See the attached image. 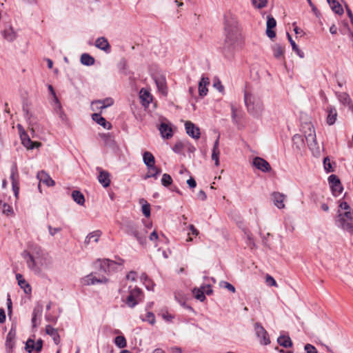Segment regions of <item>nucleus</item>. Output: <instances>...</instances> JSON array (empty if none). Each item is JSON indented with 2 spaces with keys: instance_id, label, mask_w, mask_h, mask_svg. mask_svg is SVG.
I'll use <instances>...</instances> for the list:
<instances>
[{
  "instance_id": "obj_1",
  "label": "nucleus",
  "mask_w": 353,
  "mask_h": 353,
  "mask_svg": "<svg viewBox=\"0 0 353 353\" xmlns=\"http://www.w3.org/2000/svg\"><path fill=\"white\" fill-rule=\"evenodd\" d=\"M225 40L223 46L224 56L230 58L234 51L240 46L241 35L237 19L229 13L224 17Z\"/></svg>"
},
{
  "instance_id": "obj_56",
  "label": "nucleus",
  "mask_w": 353,
  "mask_h": 353,
  "mask_svg": "<svg viewBox=\"0 0 353 353\" xmlns=\"http://www.w3.org/2000/svg\"><path fill=\"white\" fill-rule=\"evenodd\" d=\"M306 353H318L316 348L312 344L307 343L304 346Z\"/></svg>"
},
{
  "instance_id": "obj_23",
  "label": "nucleus",
  "mask_w": 353,
  "mask_h": 353,
  "mask_svg": "<svg viewBox=\"0 0 353 353\" xmlns=\"http://www.w3.org/2000/svg\"><path fill=\"white\" fill-rule=\"evenodd\" d=\"M101 234L102 232L99 230L90 232L85 239L84 244L88 245L91 243L92 240L93 241L97 243Z\"/></svg>"
},
{
  "instance_id": "obj_21",
  "label": "nucleus",
  "mask_w": 353,
  "mask_h": 353,
  "mask_svg": "<svg viewBox=\"0 0 353 353\" xmlns=\"http://www.w3.org/2000/svg\"><path fill=\"white\" fill-rule=\"evenodd\" d=\"M97 169L99 170V174L98 176L99 182L105 188L109 186L110 183V174L99 168Z\"/></svg>"
},
{
  "instance_id": "obj_34",
  "label": "nucleus",
  "mask_w": 353,
  "mask_h": 353,
  "mask_svg": "<svg viewBox=\"0 0 353 353\" xmlns=\"http://www.w3.org/2000/svg\"><path fill=\"white\" fill-rule=\"evenodd\" d=\"M241 229L244 234V238L245 239L246 245L250 248H254L255 246V243L252 233L248 229L245 228H242Z\"/></svg>"
},
{
  "instance_id": "obj_2",
  "label": "nucleus",
  "mask_w": 353,
  "mask_h": 353,
  "mask_svg": "<svg viewBox=\"0 0 353 353\" xmlns=\"http://www.w3.org/2000/svg\"><path fill=\"white\" fill-rule=\"evenodd\" d=\"M21 256L27 267L36 274H41L43 269H48L51 265L48 255L38 245H32L28 250L23 251Z\"/></svg>"
},
{
  "instance_id": "obj_10",
  "label": "nucleus",
  "mask_w": 353,
  "mask_h": 353,
  "mask_svg": "<svg viewBox=\"0 0 353 353\" xmlns=\"http://www.w3.org/2000/svg\"><path fill=\"white\" fill-rule=\"evenodd\" d=\"M254 330L257 338L260 340V343L264 345H269L270 340L267 331L260 323L254 324Z\"/></svg>"
},
{
  "instance_id": "obj_33",
  "label": "nucleus",
  "mask_w": 353,
  "mask_h": 353,
  "mask_svg": "<svg viewBox=\"0 0 353 353\" xmlns=\"http://www.w3.org/2000/svg\"><path fill=\"white\" fill-rule=\"evenodd\" d=\"M155 83L158 88V90L163 94H167V86L165 79L164 77H160L155 78Z\"/></svg>"
},
{
  "instance_id": "obj_24",
  "label": "nucleus",
  "mask_w": 353,
  "mask_h": 353,
  "mask_svg": "<svg viewBox=\"0 0 353 353\" xmlns=\"http://www.w3.org/2000/svg\"><path fill=\"white\" fill-rule=\"evenodd\" d=\"M0 210L7 216H12L14 214L12 207L5 200H0Z\"/></svg>"
},
{
  "instance_id": "obj_12",
  "label": "nucleus",
  "mask_w": 353,
  "mask_h": 353,
  "mask_svg": "<svg viewBox=\"0 0 353 353\" xmlns=\"http://www.w3.org/2000/svg\"><path fill=\"white\" fill-rule=\"evenodd\" d=\"M20 138L23 146L29 150L38 148L41 145V143L32 141L28 134L24 131L20 134Z\"/></svg>"
},
{
  "instance_id": "obj_51",
  "label": "nucleus",
  "mask_w": 353,
  "mask_h": 353,
  "mask_svg": "<svg viewBox=\"0 0 353 353\" xmlns=\"http://www.w3.org/2000/svg\"><path fill=\"white\" fill-rule=\"evenodd\" d=\"M106 145L113 147L114 145V141L110 134H104L102 136Z\"/></svg>"
},
{
  "instance_id": "obj_38",
  "label": "nucleus",
  "mask_w": 353,
  "mask_h": 353,
  "mask_svg": "<svg viewBox=\"0 0 353 353\" xmlns=\"http://www.w3.org/2000/svg\"><path fill=\"white\" fill-rule=\"evenodd\" d=\"M274 57L278 59L283 57L285 49L280 44L276 43L272 47Z\"/></svg>"
},
{
  "instance_id": "obj_62",
  "label": "nucleus",
  "mask_w": 353,
  "mask_h": 353,
  "mask_svg": "<svg viewBox=\"0 0 353 353\" xmlns=\"http://www.w3.org/2000/svg\"><path fill=\"white\" fill-rule=\"evenodd\" d=\"M266 283L270 286H275V285H276V281L274 280V279L272 276H271L270 275H267Z\"/></svg>"
},
{
  "instance_id": "obj_3",
  "label": "nucleus",
  "mask_w": 353,
  "mask_h": 353,
  "mask_svg": "<svg viewBox=\"0 0 353 353\" xmlns=\"http://www.w3.org/2000/svg\"><path fill=\"white\" fill-rule=\"evenodd\" d=\"M339 208L335 217L336 226L353 235V216L349 204L342 201L339 203Z\"/></svg>"
},
{
  "instance_id": "obj_53",
  "label": "nucleus",
  "mask_w": 353,
  "mask_h": 353,
  "mask_svg": "<svg viewBox=\"0 0 353 353\" xmlns=\"http://www.w3.org/2000/svg\"><path fill=\"white\" fill-rule=\"evenodd\" d=\"M219 150H212V159L214 161L215 165L218 166L219 165Z\"/></svg>"
},
{
  "instance_id": "obj_61",
  "label": "nucleus",
  "mask_w": 353,
  "mask_h": 353,
  "mask_svg": "<svg viewBox=\"0 0 353 353\" xmlns=\"http://www.w3.org/2000/svg\"><path fill=\"white\" fill-rule=\"evenodd\" d=\"M48 228L51 236H54L61 230V228H52L51 225H48Z\"/></svg>"
},
{
  "instance_id": "obj_28",
  "label": "nucleus",
  "mask_w": 353,
  "mask_h": 353,
  "mask_svg": "<svg viewBox=\"0 0 353 353\" xmlns=\"http://www.w3.org/2000/svg\"><path fill=\"white\" fill-rule=\"evenodd\" d=\"M3 38L9 42H12L17 38V32L14 30L12 26L6 28L3 32Z\"/></svg>"
},
{
  "instance_id": "obj_22",
  "label": "nucleus",
  "mask_w": 353,
  "mask_h": 353,
  "mask_svg": "<svg viewBox=\"0 0 353 353\" xmlns=\"http://www.w3.org/2000/svg\"><path fill=\"white\" fill-rule=\"evenodd\" d=\"M210 83L209 79L205 77H202L199 83V96L203 97L207 95L208 90L207 85Z\"/></svg>"
},
{
  "instance_id": "obj_55",
  "label": "nucleus",
  "mask_w": 353,
  "mask_h": 353,
  "mask_svg": "<svg viewBox=\"0 0 353 353\" xmlns=\"http://www.w3.org/2000/svg\"><path fill=\"white\" fill-rule=\"evenodd\" d=\"M185 144L181 141H178L175 143L173 147V151L176 153H180L184 148Z\"/></svg>"
},
{
  "instance_id": "obj_32",
  "label": "nucleus",
  "mask_w": 353,
  "mask_h": 353,
  "mask_svg": "<svg viewBox=\"0 0 353 353\" xmlns=\"http://www.w3.org/2000/svg\"><path fill=\"white\" fill-rule=\"evenodd\" d=\"M338 99L342 104L348 106L353 110V105L348 94L345 92L339 93L338 94Z\"/></svg>"
},
{
  "instance_id": "obj_11",
  "label": "nucleus",
  "mask_w": 353,
  "mask_h": 353,
  "mask_svg": "<svg viewBox=\"0 0 353 353\" xmlns=\"http://www.w3.org/2000/svg\"><path fill=\"white\" fill-rule=\"evenodd\" d=\"M252 164L258 170L263 172H268L272 169L270 163L266 160L259 157L254 158Z\"/></svg>"
},
{
  "instance_id": "obj_31",
  "label": "nucleus",
  "mask_w": 353,
  "mask_h": 353,
  "mask_svg": "<svg viewBox=\"0 0 353 353\" xmlns=\"http://www.w3.org/2000/svg\"><path fill=\"white\" fill-rule=\"evenodd\" d=\"M16 336L15 330L11 328L6 336V347L11 350L14 345V338Z\"/></svg>"
},
{
  "instance_id": "obj_49",
  "label": "nucleus",
  "mask_w": 353,
  "mask_h": 353,
  "mask_svg": "<svg viewBox=\"0 0 353 353\" xmlns=\"http://www.w3.org/2000/svg\"><path fill=\"white\" fill-rule=\"evenodd\" d=\"M172 183V179L168 174H163L161 179V183L164 186H168Z\"/></svg>"
},
{
  "instance_id": "obj_17",
  "label": "nucleus",
  "mask_w": 353,
  "mask_h": 353,
  "mask_svg": "<svg viewBox=\"0 0 353 353\" xmlns=\"http://www.w3.org/2000/svg\"><path fill=\"white\" fill-rule=\"evenodd\" d=\"M95 46L105 52L106 53H109L110 52V45L108 39L103 37L98 38L95 41Z\"/></svg>"
},
{
  "instance_id": "obj_41",
  "label": "nucleus",
  "mask_w": 353,
  "mask_h": 353,
  "mask_svg": "<svg viewBox=\"0 0 353 353\" xmlns=\"http://www.w3.org/2000/svg\"><path fill=\"white\" fill-rule=\"evenodd\" d=\"M147 168H148V173L146 175V178H150V177L157 178V176L161 172V169L157 168L155 166V165H152L151 167H147Z\"/></svg>"
},
{
  "instance_id": "obj_42",
  "label": "nucleus",
  "mask_w": 353,
  "mask_h": 353,
  "mask_svg": "<svg viewBox=\"0 0 353 353\" xmlns=\"http://www.w3.org/2000/svg\"><path fill=\"white\" fill-rule=\"evenodd\" d=\"M140 98L141 99L143 104L148 105L152 101V95L146 90L141 89L140 91Z\"/></svg>"
},
{
  "instance_id": "obj_6",
  "label": "nucleus",
  "mask_w": 353,
  "mask_h": 353,
  "mask_svg": "<svg viewBox=\"0 0 353 353\" xmlns=\"http://www.w3.org/2000/svg\"><path fill=\"white\" fill-rule=\"evenodd\" d=\"M129 294L127 296L125 299L122 296V300L125 303L128 307L134 308L140 302L142 301L143 298V294L142 290L137 287L132 288L131 286L128 288Z\"/></svg>"
},
{
  "instance_id": "obj_40",
  "label": "nucleus",
  "mask_w": 353,
  "mask_h": 353,
  "mask_svg": "<svg viewBox=\"0 0 353 353\" xmlns=\"http://www.w3.org/2000/svg\"><path fill=\"white\" fill-rule=\"evenodd\" d=\"M287 37H288V39L289 40V42L290 43L291 46H292L293 51H294L299 57L303 58L304 57L303 52H302L298 48L297 45L296 44L294 41L292 39L291 35L288 32L287 33Z\"/></svg>"
},
{
  "instance_id": "obj_44",
  "label": "nucleus",
  "mask_w": 353,
  "mask_h": 353,
  "mask_svg": "<svg viewBox=\"0 0 353 353\" xmlns=\"http://www.w3.org/2000/svg\"><path fill=\"white\" fill-rule=\"evenodd\" d=\"M54 112L59 116V119L65 122L67 121V116L65 114L62 105H59L57 106L53 107Z\"/></svg>"
},
{
  "instance_id": "obj_47",
  "label": "nucleus",
  "mask_w": 353,
  "mask_h": 353,
  "mask_svg": "<svg viewBox=\"0 0 353 353\" xmlns=\"http://www.w3.org/2000/svg\"><path fill=\"white\" fill-rule=\"evenodd\" d=\"M26 350L28 353H34L35 352V344L34 341L29 339L26 343Z\"/></svg>"
},
{
  "instance_id": "obj_39",
  "label": "nucleus",
  "mask_w": 353,
  "mask_h": 353,
  "mask_svg": "<svg viewBox=\"0 0 353 353\" xmlns=\"http://www.w3.org/2000/svg\"><path fill=\"white\" fill-rule=\"evenodd\" d=\"M94 59L92 56H90L89 54L84 53L81 57V63L83 65L90 66L94 65Z\"/></svg>"
},
{
  "instance_id": "obj_54",
  "label": "nucleus",
  "mask_w": 353,
  "mask_h": 353,
  "mask_svg": "<svg viewBox=\"0 0 353 353\" xmlns=\"http://www.w3.org/2000/svg\"><path fill=\"white\" fill-rule=\"evenodd\" d=\"M267 0H252V4L256 8H263L266 6Z\"/></svg>"
},
{
  "instance_id": "obj_29",
  "label": "nucleus",
  "mask_w": 353,
  "mask_h": 353,
  "mask_svg": "<svg viewBox=\"0 0 353 353\" xmlns=\"http://www.w3.org/2000/svg\"><path fill=\"white\" fill-rule=\"evenodd\" d=\"M46 332L47 334L50 335L55 344H59V342H60V336L58 333V331L57 330H56L55 328L52 327L51 325H48L46 327Z\"/></svg>"
},
{
  "instance_id": "obj_52",
  "label": "nucleus",
  "mask_w": 353,
  "mask_h": 353,
  "mask_svg": "<svg viewBox=\"0 0 353 353\" xmlns=\"http://www.w3.org/2000/svg\"><path fill=\"white\" fill-rule=\"evenodd\" d=\"M142 320L143 321H148L149 323L153 325L155 323V316L154 314L151 312H148L145 318H143Z\"/></svg>"
},
{
  "instance_id": "obj_43",
  "label": "nucleus",
  "mask_w": 353,
  "mask_h": 353,
  "mask_svg": "<svg viewBox=\"0 0 353 353\" xmlns=\"http://www.w3.org/2000/svg\"><path fill=\"white\" fill-rule=\"evenodd\" d=\"M141 204V211L145 217L150 216V205L147 202V200H140Z\"/></svg>"
},
{
  "instance_id": "obj_30",
  "label": "nucleus",
  "mask_w": 353,
  "mask_h": 353,
  "mask_svg": "<svg viewBox=\"0 0 353 353\" xmlns=\"http://www.w3.org/2000/svg\"><path fill=\"white\" fill-rule=\"evenodd\" d=\"M43 312V305L41 303H37L34 307L32 312V323L34 327L37 326V319L40 318Z\"/></svg>"
},
{
  "instance_id": "obj_8",
  "label": "nucleus",
  "mask_w": 353,
  "mask_h": 353,
  "mask_svg": "<svg viewBox=\"0 0 353 353\" xmlns=\"http://www.w3.org/2000/svg\"><path fill=\"white\" fill-rule=\"evenodd\" d=\"M306 127L307 128V131L304 132V137L305 138L306 142L309 148L312 151H314L319 149L316 133L313 126L310 124H306Z\"/></svg>"
},
{
  "instance_id": "obj_16",
  "label": "nucleus",
  "mask_w": 353,
  "mask_h": 353,
  "mask_svg": "<svg viewBox=\"0 0 353 353\" xmlns=\"http://www.w3.org/2000/svg\"><path fill=\"white\" fill-rule=\"evenodd\" d=\"M276 26V21L275 19L271 16H268L267 20L266 34L270 39L274 38L276 36L275 32L272 30L275 28Z\"/></svg>"
},
{
  "instance_id": "obj_64",
  "label": "nucleus",
  "mask_w": 353,
  "mask_h": 353,
  "mask_svg": "<svg viewBox=\"0 0 353 353\" xmlns=\"http://www.w3.org/2000/svg\"><path fill=\"white\" fill-rule=\"evenodd\" d=\"M126 68H127V63L125 60H122L119 63V69L121 72H122L124 74H126Z\"/></svg>"
},
{
  "instance_id": "obj_9",
  "label": "nucleus",
  "mask_w": 353,
  "mask_h": 353,
  "mask_svg": "<svg viewBox=\"0 0 353 353\" xmlns=\"http://www.w3.org/2000/svg\"><path fill=\"white\" fill-rule=\"evenodd\" d=\"M10 180L12 182V191L14 196L17 198L19 192V175L18 172V168L16 163H13L10 168Z\"/></svg>"
},
{
  "instance_id": "obj_63",
  "label": "nucleus",
  "mask_w": 353,
  "mask_h": 353,
  "mask_svg": "<svg viewBox=\"0 0 353 353\" xmlns=\"http://www.w3.org/2000/svg\"><path fill=\"white\" fill-rule=\"evenodd\" d=\"M136 278H137V273L134 271H131L126 275V279L128 280H130L132 281H135Z\"/></svg>"
},
{
  "instance_id": "obj_35",
  "label": "nucleus",
  "mask_w": 353,
  "mask_h": 353,
  "mask_svg": "<svg viewBox=\"0 0 353 353\" xmlns=\"http://www.w3.org/2000/svg\"><path fill=\"white\" fill-rule=\"evenodd\" d=\"M143 160L147 167H151L155 164V159L150 152H145L143 154Z\"/></svg>"
},
{
  "instance_id": "obj_36",
  "label": "nucleus",
  "mask_w": 353,
  "mask_h": 353,
  "mask_svg": "<svg viewBox=\"0 0 353 353\" xmlns=\"http://www.w3.org/2000/svg\"><path fill=\"white\" fill-rule=\"evenodd\" d=\"M278 343L283 347H290L292 346V341L289 336L281 335L277 339Z\"/></svg>"
},
{
  "instance_id": "obj_48",
  "label": "nucleus",
  "mask_w": 353,
  "mask_h": 353,
  "mask_svg": "<svg viewBox=\"0 0 353 353\" xmlns=\"http://www.w3.org/2000/svg\"><path fill=\"white\" fill-rule=\"evenodd\" d=\"M323 166L327 173L334 172L330 159L328 157H326L323 159Z\"/></svg>"
},
{
  "instance_id": "obj_14",
  "label": "nucleus",
  "mask_w": 353,
  "mask_h": 353,
  "mask_svg": "<svg viewBox=\"0 0 353 353\" xmlns=\"http://www.w3.org/2000/svg\"><path fill=\"white\" fill-rule=\"evenodd\" d=\"M186 133L191 137L198 139L200 137V130L191 121H186L185 123Z\"/></svg>"
},
{
  "instance_id": "obj_57",
  "label": "nucleus",
  "mask_w": 353,
  "mask_h": 353,
  "mask_svg": "<svg viewBox=\"0 0 353 353\" xmlns=\"http://www.w3.org/2000/svg\"><path fill=\"white\" fill-rule=\"evenodd\" d=\"M332 189V191L333 192V195L334 196H338L339 195L340 193H341L342 190H343V188L341 186V183H339L338 185H336V187H332L331 188Z\"/></svg>"
},
{
  "instance_id": "obj_50",
  "label": "nucleus",
  "mask_w": 353,
  "mask_h": 353,
  "mask_svg": "<svg viewBox=\"0 0 353 353\" xmlns=\"http://www.w3.org/2000/svg\"><path fill=\"white\" fill-rule=\"evenodd\" d=\"M328 181L330 187H336V185L341 183L339 177L334 174H332L328 177Z\"/></svg>"
},
{
  "instance_id": "obj_13",
  "label": "nucleus",
  "mask_w": 353,
  "mask_h": 353,
  "mask_svg": "<svg viewBox=\"0 0 353 353\" xmlns=\"http://www.w3.org/2000/svg\"><path fill=\"white\" fill-rule=\"evenodd\" d=\"M108 279L106 277H102L101 279H97L92 273L85 276L82 279V283L85 285H94L97 283H106Z\"/></svg>"
},
{
  "instance_id": "obj_20",
  "label": "nucleus",
  "mask_w": 353,
  "mask_h": 353,
  "mask_svg": "<svg viewBox=\"0 0 353 353\" xmlns=\"http://www.w3.org/2000/svg\"><path fill=\"white\" fill-rule=\"evenodd\" d=\"M159 130L163 138L169 139L173 136L172 128L165 123H161Z\"/></svg>"
},
{
  "instance_id": "obj_15",
  "label": "nucleus",
  "mask_w": 353,
  "mask_h": 353,
  "mask_svg": "<svg viewBox=\"0 0 353 353\" xmlns=\"http://www.w3.org/2000/svg\"><path fill=\"white\" fill-rule=\"evenodd\" d=\"M114 103L112 98H106L103 100H97L92 102V105L97 110H103L111 106Z\"/></svg>"
},
{
  "instance_id": "obj_60",
  "label": "nucleus",
  "mask_w": 353,
  "mask_h": 353,
  "mask_svg": "<svg viewBox=\"0 0 353 353\" xmlns=\"http://www.w3.org/2000/svg\"><path fill=\"white\" fill-rule=\"evenodd\" d=\"M71 196L72 199H85L83 194L77 190H73Z\"/></svg>"
},
{
  "instance_id": "obj_37",
  "label": "nucleus",
  "mask_w": 353,
  "mask_h": 353,
  "mask_svg": "<svg viewBox=\"0 0 353 353\" xmlns=\"http://www.w3.org/2000/svg\"><path fill=\"white\" fill-rule=\"evenodd\" d=\"M333 12L338 14L343 13V9L341 5L336 0H327Z\"/></svg>"
},
{
  "instance_id": "obj_4",
  "label": "nucleus",
  "mask_w": 353,
  "mask_h": 353,
  "mask_svg": "<svg viewBox=\"0 0 353 353\" xmlns=\"http://www.w3.org/2000/svg\"><path fill=\"white\" fill-rule=\"evenodd\" d=\"M123 228L125 233L134 238L141 245H146L148 232L145 229L139 228V225L132 221H126Z\"/></svg>"
},
{
  "instance_id": "obj_25",
  "label": "nucleus",
  "mask_w": 353,
  "mask_h": 353,
  "mask_svg": "<svg viewBox=\"0 0 353 353\" xmlns=\"http://www.w3.org/2000/svg\"><path fill=\"white\" fill-rule=\"evenodd\" d=\"M92 119L96 121L98 124L103 126L105 129H110L112 128V125L110 122H108L105 118L101 116L99 113H94L92 115Z\"/></svg>"
},
{
  "instance_id": "obj_19",
  "label": "nucleus",
  "mask_w": 353,
  "mask_h": 353,
  "mask_svg": "<svg viewBox=\"0 0 353 353\" xmlns=\"http://www.w3.org/2000/svg\"><path fill=\"white\" fill-rule=\"evenodd\" d=\"M326 112L327 114V118H326V122L329 125H332L335 123V121L336 120L337 111L334 107H333L332 105H329L327 108Z\"/></svg>"
},
{
  "instance_id": "obj_7",
  "label": "nucleus",
  "mask_w": 353,
  "mask_h": 353,
  "mask_svg": "<svg viewBox=\"0 0 353 353\" xmlns=\"http://www.w3.org/2000/svg\"><path fill=\"white\" fill-rule=\"evenodd\" d=\"M97 263L101 271L110 273L111 272L117 271L119 266H122L124 263V260L120 258L117 261L108 259H98Z\"/></svg>"
},
{
  "instance_id": "obj_46",
  "label": "nucleus",
  "mask_w": 353,
  "mask_h": 353,
  "mask_svg": "<svg viewBox=\"0 0 353 353\" xmlns=\"http://www.w3.org/2000/svg\"><path fill=\"white\" fill-rule=\"evenodd\" d=\"M114 344L119 348H124L127 346V341L124 336H117L114 338Z\"/></svg>"
},
{
  "instance_id": "obj_27",
  "label": "nucleus",
  "mask_w": 353,
  "mask_h": 353,
  "mask_svg": "<svg viewBox=\"0 0 353 353\" xmlns=\"http://www.w3.org/2000/svg\"><path fill=\"white\" fill-rule=\"evenodd\" d=\"M293 145L298 151H301L305 147V141L302 135L296 134L292 137Z\"/></svg>"
},
{
  "instance_id": "obj_18",
  "label": "nucleus",
  "mask_w": 353,
  "mask_h": 353,
  "mask_svg": "<svg viewBox=\"0 0 353 353\" xmlns=\"http://www.w3.org/2000/svg\"><path fill=\"white\" fill-rule=\"evenodd\" d=\"M37 179L39 181V183H42L47 186H53L54 185V180L44 171H40L37 173Z\"/></svg>"
},
{
  "instance_id": "obj_59",
  "label": "nucleus",
  "mask_w": 353,
  "mask_h": 353,
  "mask_svg": "<svg viewBox=\"0 0 353 353\" xmlns=\"http://www.w3.org/2000/svg\"><path fill=\"white\" fill-rule=\"evenodd\" d=\"M221 286L224 288H226L227 290H228L229 291H230L232 292H235L234 286L232 285L231 283L227 282V281L221 282Z\"/></svg>"
},
{
  "instance_id": "obj_58",
  "label": "nucleus",
  "mask_w": 353,
  "mask_h": 353,
  "mask_svg": "<svg viewBox=\"0 0 353 353\" xmlns=\"http://www.w3.org/2000/svg\"><path fill=\"white\" fill-rule=\"evenodd\" d=\"M310 6L312 11L313 13L316 15V17H319L321 15V13L319 10L317 9V8L314 5V3L312 2L311 0H306Z\"/></svg>"
},
{
  "instance_id": "obj_26",
  "label": "nucleus",
  "mask_w": 353,
  "mask_h": 353,
  "mask_svg": "<svg viewBox=\"0 0 353 353\" xmlns=\"http://www.w3.org/2000/svg\"><path fill=\"white\" fill-rule=\"evenodd\" d=\"M16 279L18 282V285L21 287V288L23 289L24 292L26 294H28L31 292V287L29 283L25 280L23 276L21 274H16Z\"/></svg>"
},
{
  "instance_id": "obj_5",
  "label": "nucleus",
  "mask_w": 353,
  "mask_h": 353,
  "mask_svg": "<svg viewBox=\"0 0 353 353\" xmlns=\"http://www.w3.org/2000/svg\"><path fill=\"white\" fill-rule=\"evenodd\" d=\"M244 101L247 107L248 112L255 117L261 115L263 110V104L259 100L250 93L248 90L244 92Z\"/></svg>"
},
{
  "instance_id": "obj_45",
  "label": "nucleus",
  "mask_w": 353,
  "mask_h": 353,
  "mask_svg": "<svg viewBox=\"0 0 353 353\" xmlns=\"http://www.w3.org/2000/svg\"><path fill=\"white\" fill-rule=\"evenodd\" d=\"M192 292H193L194 297L197 300H199L201 302H203L205 300L204 290L203 288H201V287L200 288H194V290H192Z\"/></svg>"
}]
</instances>
